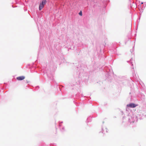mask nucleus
Here are the masks:
<instances>
[{
    "label": "nucleus",
    "mask_w": 146,
    "mask_h": 146,
    "mask_svg": "<svg viewBox=\"0 0 146 146\" xmlns=\"http://www.w3.org/2000/svg\"><path fill=\"white\" fill-rule=\"evenodd\" d=\"M47 1L46 0H43L41 3H40L39 6V10H41L44 7Z\"/></svg>",
    "instance_id": "obj_1"
},
{
    "label": "nucleus",
    "mask_w": 146,
    "mask_h": 146,
    "mask_svg": "<svg viewBox=\"0 0 146 146\" xmlns=\"http://www.w3.org/2000/svg\"><path fill=\"white\" fill-rule=\"evenodd\" d=\"M79 15L81 16H82V13L81 11H80V12L79 13Z\"/></svg>",
    "instance_id": "obj_4"
},
{
    "label": "nucleus",
    "mask_w": 146,
    "mask_h": 146,
    "mask_svg": "<svg viewBox=\"0 0 146 146\" xmlns=\"http://www.w3.org/2000/svg\"><path fill=\"white\" fill-rule=\"evenodd\" d=\"M137 105H135L133 103H131L127 105V106L131 108H134L136 107Z\"/></svg>",
    "instance_id": "obj_2"
},
{
    "label": "nucleus",
    "mask_w": 146,
    "mask_h": 146,
    "mask_svg": "<svg viewBox=\"0 0 146 146\" xmlns=\"http://www.w3.org/2000/svg\"><path fill=\"white\" fill-rule=\"evenodd\" d=\"M25 78V77L23 76L17 77V79L18 80H24Z\"/></svg>",
    "instance_id": "obj_3"
}]
</instances>
